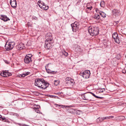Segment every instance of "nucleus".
<instances>
[{
    "instance_id": "1",
    "label": "nucleus",
    "mask_w": 126,
    "mask_h": 126,
    "mask_svg": "<svg viewBox=\"0 0 126 126\" xmlns=\"http://www.w3.org/2000/svg\"><path fill=\"white\" fill-rule=\"evenodd\" d=\"M35 85L41 89H45L49 86L43 79H37L35 80Z\"/></svg>"
},
{
    "instance_id": "2",
    "label": "nucleus",
    "mask_w": 126,
    "mask_h": 126,
    "mask_svg": "<svg viewBox=\"0 0 126 126\" xmlns=\"http://www.w3.org/2000/svg\"><path fill=\"white\" fill-rule=\"evenodd\" d=\"M53 42V38L50 35L46 40L45 41L44 47L47 49H50L52 47V44Z\"/></svg>"
},
{
    "instance_id": "3",
    "label": "nucleus",
    "mask_w": 126,
    "mask_h": 126,
    "mask_svg": "<svg viewBox=\"0 0 126 126\" xmlns=\"http://www.w3.org/2000/svg\"><path fill=\"white\" fill-rule=\"evenodd\" d=\"M88 32L91 35H95L98 34V29L97 27L92 28L90 27H89Z\"/></svg>"
},
{
    "instance_id": "4",
    "label": "nucleus",
    "mask_w": 126,
    "mask_h": 126,
    "mask_svg": "<svg viewBox=\"0 0 126 126\" xmlns=\"http://www.w3.org/2000/svg\"><path fill=\"white\" fill-rule=\"evenodd\" d=\"M89 93L91 94L94 97L96 95L94 94L91 92H90L89 93L85 94L82 95V98L84 100H88L89 101L93 100L92 99V96L89 94Z\"/></svg>"
},
{
    "instance_id": "5",
    "label": "nucleus",
    "mask_w": 126,
    "mask_h": 126,
    "mask_svg": "<svg viewBox=\"0 0 126 126\" xmlns=\"http://www.w3.org/2000/svg\"><path fill=\"white\" fill-rule=\"evenodd\" d=\"M15 44V43L14 42H7L6 43L5 47L6 49L9 50L12 49L13 48Z\"/></svg>"
},
{
    "instance_id": "6",
    "label": "nucleus",
    "mask_w": 126,
    "mask_h": 126,
    "mask_svg": "<svg viewBox=\"0 0 126 126\" xmlns=\"http://www.w3.org/2000/svg\"><path fill=\"white\" fill-rule=\"evenodd\" d=\"M65 82L67 86H72L74 83L73 79L69 77L66 78Z\"/></svg>"
},
{
    "instance_id": "7",
    "label": "nucleus",
    "mask_w": 126,
    "mask_h": 126,
    "mask_svg": "<svg viewBox=\"0 0 126 126\" xmlns=\"http://www.w3.org/2000/svg\"><path fill=\"white\" fill-rule=\"evenodd\" d=\"M83 77L85 79L88 78L90 77V71L89 70H86L81 73Z\"/></svg>"
},
{
    "instance_id": "8",
    "label": "nucleus",
    "mask_w": 126,
    "mask_h": 126,
    "mask_svg": "<svg viewBox=\"0 0 126 126\" xmlns=\"http://www.w3.org/2000/svg\"><path fill=\"white\" fill-rule=\"evenodd\" d=\"M71 25L73 31L74 32H75L78 30L79 27V24L77 22H75L71 24Z\"/></svg>"
},
{
    "instance_id": "9",
    "label": "nucleus",
    "mask_w": 126,
    "mask_h": 126,
    "mask_svg": "<svg viewBox=\"0 0 126 126\" xmlns=\"http://www.w3.org/2000/svg\"><path fill=\"white\" fill-rule=\"evenodd\" d=\"M52 66V64L50 63L47 65L46 66V70L48 73H52L54 71H52L50 70L49 68H50Z\"/></svg>"
},
{
    "instance_id": "10",
    "label": "nucleus",
    "mask_w": 126,
    "mask_h": 126,
    "mask_svg": "<svg viewBox=\"0 0 126 126\" xmlns=\"http://www.w3.org/2000/svg\"><path fill=\"white\" fill-rule=\"evenodd\" d=\"M10 4L12 7L13 8H16L17 5L16 0H10Z\"/></svg>"
},
{
    "instance_id": "11",
    "label": "nucleus",
    "mask_w": 126,
    "mask_h": 126,
    "mask_svg": "<svg viewBox=\"0 0 126 126\" xmlns=\"http://www.w3.org/2000/svg\"><path fill=\"white\" fill-rule=\"evenodd\" d=\"M0 19L5 21L10 20L9 18L6 16L1 15L0 17Z\"/></svg>"
},
{
    "instance_id": "12",
    "label": "nucleus",
    "mask_w": 126,
    "mask_h": 126,
    "mask_svg": "<svg viewBox=\"0 0 126 126\" xmlns=\"http://www.w3.org/2000/svg\"><path fill=\"white\" fill-rule=\"evenodd\" d=\"M24 47V45L22 43H20L19 44L16 46V48L17 49L20 50H21L23 49Z\"/></svg>"
},
{
    "instance_id": "13",
    "label": "nucleus",
    "mask_w": 126,
    "mask_h": 126,
    "mask_svg": "<svg viewBox=\"0 0 126 126\" xmlns=\"http://www.w3.org/2000/svg\"><path fill=\"white\" fill-rule=\"evenodd\" d=\"M24 61L26 63L28 64L31 61V58L27 57V56H26L24 59Z\"/></svg>"
},
{
    "instance_id": "14",
    "label": "nucleus",
    "mask_w": 126,
    "mask_h": 126,
    "mask_svg": "<svg viewBox=\"0 0 126 126\" xmlns=\"http://www.w3.org/2000/svg\"><path fill=\"white\" fill-rule=\"evenodd\" d=\"M112 12L113 15H116L119 14V11L116 9H114L113 10Z\"/></svg>"
},
{
    "instance_id": "15",
    "label": "nucleus",
    "mask_w": 126,
    "mask_h": 126,
    "mask_svg": "<svg viewBox=\"0 0 126 126\" xmlns=\"http://www.w3.org/2000/svg\"><path fill=\"white\" fill-rule=\"evenodd\" d=\"M44 3L41 0L39 1L37 3V4L41 8V7L44 5Z\"/></svg>"
},
{
    "instance_id": "16",
    "label": "nucleus",
    "mask_w": 126,
    "mask_h": 126,
    "mask_svg": "<svg viewBox=\"0 0 126 126\" xmlns=\"http://www.w3.org/2000/svg\"><path fill=\"white\" fill-rule=\"evenodd\" d=\"M44 3L41 0L39 1L37 3V4L41 8V7L44 5Z\"/></svg>"
},
{
    "instance_id": "17",
    "label": "nucleus",
    "mask_w": 126,
    "mask_h": 126,
    "mask_svg": "<svg viewBox=\"0 0 126 126\" xmlns=\"http://www.w3.org/2000/svg\"><path fill=\"white\" fill-rule=\"evenodd\" d=\"M41 9L44 10H47L48 9V6H46L45 5L44 3V5L41 7Z\"/></svg>"
},
{
    "instance_id": "18",
    "label": "nucleus",
    "mask_w": 126,
    "mask_h": 126,
    "mask_svg": "<svg viewBox=\"0 0 126 126\" xmlns=\"http://www.w3.org/2000/svg\"><path fill=\"white\" fill-rule=\"evenodd\" d=\"M99 13L102 17H106V14L104 12L101 11H100L99 12Z\"/></svg>"
},
{
    "instance_id": "19",
    "label": "nucleus",
    "mask_w": 126,
    "mask_h": 126,
    "mask_svg": "<svg viewBox=\"0 0 126 126\" xmlns=\"http://www.w3.org/2000/svg\"><path fill=\"white\" fill-rule=\"evenodd\" d=\"M7 72H3L2 73H1L0 74V75L4 77H7Z\"/></svg>"
},
{
    "instance_id": "20",
    "label": "nucleus",
    "mask_w": 126,
    "mask_h": 126,
    "mask_svg": "<svg viewBox=\"0 0 126 126\" xmlns=\"http://www.w3.org/2000/svg\"><path fill=\"white\" fill-rule=\"evenodd\" d=\"M112 37L114 39L118 37V34L116 32L114 33L112 35Z\"/></svg>"
},
{
    "instance_id": "21",
    "label": "nucleus",
    "mask_w": 126,
    "mask_h": 126,
    "mask_svg": "<svg viewBox=\"0 0 126 126\" xmlns=\"http://www.w3.org/2000/svg\"><path fill=\"white\" fill-rule=\"evenodd\" d=\"M114 116H110L109 117H103V120H104L105 119H112L114 118Z\"/></svg>"
},
{
    "instance_id": "22",
    "label": "nucleus",
    "mask_w": 126,
    "mask_h": 126,
    "mask_svg": "<svg viewBox=\"0 0 126 126\" xmlns=\"http://www.w3.org/2000/svg\"><path fill=\"white\" fill-rule=\"evenodd\" d=\"M55 105H56V107H60L61 106V108H66L67 107H68L67 106H63V105H58V104H55Z\"/></svg>"
},
{
    "instance_id": "23",
    "label": "nucleus",
    "mask_w": 126,
    "mask_h": 126,
    "mask_svg": "<svg viewBox=\"0 0 126 126\" xmlns=\"http://www.w3.org/2000/svg\"><path fill=\"white\" fill-rule=\"evenodd\" d=\"M115 42L118 44H119L120 42V41L119 40V38L117 37V38L114 39Z\"/></svg>"
},
{
    "instance_id": "24",
    "label": "nucleus",
    "mask_w": 126,
    "mask_h": 126,
    "mask_svg": "<svg viewBox=\"0 0 126 126\" xmlns=\"http://www.w3.org/2000/svg\"><path fill=\"white\" fill-rule=\"evenodd\" d=\"M100 4L101 7L104 8L105 6V3L104 1H102L101 2Z\"/></svg>"
},
{
    "instance_id": "25",
    "label": "nucleus",
    "mask_w": 126,
    "mask_h": 126,
    "mask_svg": "<svg viewBox=\"0 0 126 126\" xmlns=\"http://www.w3.org/2000/svg\"><path fill=\"white\" fill-rule=\"evenodd\" d=\"M59 83V80H55L54 81V84L55 85H57Z\"/></svg>"
},
{
    "instance_id": "26",
    "label": "nucleus",
    "mask_w": 126,
    "mask_h": 126,
    "mask_svg": "<svg viewBox=\"0 0 126 126\" xmlns=\"http://www.w3.org/2000/svg\"><path fill=\"white\" fill-rule=\"evenodd\" d=\"M92 6H90L89 7H87L86 9V12L88 13V12H87V11H88V10L89 11H90L92 9Z\"/></svg>"
},
{
    "instance_id": "27",
    "label": "nucleus",
    "mask_w": 126,
    "mask_h": 126,
    "mask_svg": "<svg viewBox=\"0 0 126 126\" xmlns=\"http://www.w3.org/2000/svg\"><path fill=\"white\" fill-rule=\"evenodd\" d=\"M63 54L66 56H67L68 55V53L66 52L65 51H63L62 52Z\"/></svg>"
},
{
    "instance_id": "28",
    "label": "nucleus",
    "mask_w": 126,
    "mask_h": 126,
    "mask_svg": "<svg viewBox=\"0 0 126 126\" xmlns=\"http://www.w3.org/2000/svg\"><path fill=\"white\" fill-rule=\"evenodd\" d=\"M48 96L52 98H56V97H57V98H58L57 97V96H55V95H48Z\"/></svg>"
},
{
    "instance_id": "29",
    "label": "nucleus",
    "mask_w": 126,
    "mask_h": 126,
    "mask_svg": "<svg viewBox=\"0 0 126 126\" xmlns=\"http://www.w3.org/2000/svg\"><path fill=\"white\" fill-rule=\"evenodd\" d=\"M99 16L98 15H96L94 16V18L96 19H98L99 18Z\"/></svg>"
},
{
    "instance_id": "30",
    "label": "nucleus",
    "mask_w": 126,
    "mask_h": 126,
    "mask_svg": "<svg viewBox=\"0 0 126 126\" xmlns=\"http://www.w3.org/2000/svg\"><path fill=\"white\" fill-rule=\"evenodd\" d=\"M105 91V89L104 88L100 89L99 90V93H102Z\"/></svg>"
},
{
    "instance_id": "31",
    "label": "nucleus",
    "mask_w": 126,
    "mask_h": 126,
    "mask_svg": "<svg viewBox=\"0 0 126 126\" xmlns=\"http://www.w3.org/2000/svg\"><path fill=\"white\" fill-rule=\"evenodd\" d=\"M40 107V106L38 105H34V108L35 109H38Z\"/></svg>"
},
{
    "instance_id": "32",
    "label": "nucleus",
    "mask_w": 126,
    "mask_h": 126,
    "mask_svg": "<svg viewBox=\"0 0 126 126\" xmlns=\"http://www.w3.org/2000/svg\"><path fill=\"white\" fill-rule=\"evenodd\" d=\"M26 56H27V57H29L30 58H31L32 57V54H29L26 55Z\"/></svg>"
},
{
    "instance_id": "33",
    "label": "nucleus",
    "mask_w": 126,
    "mask_h": 126,
    "mask_svg": "<svg viewBox=\"0 0 126 126\" xmlns=\"http://www.w3.org/2000/svg\"><path fill=\"white\" fill-rule=\"evenodd\" d=\"M11 114L14 116H16L17 117L18 116V114L16 113H12Z\"/></svg>"
},
{
    "instance_id": "34",
    "label": "nucleus",
    "mask_w": 126,
    "mask_h": 126,
    "mask_svg": "<svg viewBox=\"0 0 126 126\" xmlns=\"http://www.w3.org/2000/svg\"><path fill=\"white\" fill-rule=\"evenodd\" d=\"M35 111L37 113H39L40 111L38 109H34Z\"/></svg>"
},
{
    "instance_id": "35",
    "label": "nucleus",
    "mask_w": 126,
    "mask_h": 126,
    "mask_svg": "<svg viewBox=\"0 0 126 126\" xmlns=\"http://www.w3.org/2000/svg\"><path fill=\"white\" fill-rule=\"evenodd\" d=\"M28 75L27 73L26 74H22V77H24Z\"/></svg>"
},
{
    "instance_id": "36",
    "label": "nucleus",
    "mask_w": 126,
    "mask_h": 126,
    "mask_svg": "<svg viewBox=\"0 0 126 126\" xmlns=\"http://www.w3.org/2000/svg\"><path fill=\"white\" fill-rule=\"evenodd\" d=\"M12 75V74L11 73H7V76H9Z\"/></svg>"
},
{
    "instance_id": "37",
    "label": "nucleus",
    "mask_w": 126,
    "mask_h": 126,
    "mask_svg": "<svg viewBox=\"0 0 126 126\" xmlns=\"http://www.w3.org/2000/svg\"><path fill=\"white\" fill-rule=\"evenodd\" d=\"M96 11L97 13H99V10L98 9V8H96Z\"/></svg>"
},
{
    "instance_id": "38",
    "label": "nucleus",
    "mask_w": 126,
    "mask_h": 126,
    "mask_svg": "<svg viewBox=\"0 0 126 126\" xmlns=\"http://www.w3.org/2000/svg\"><path fill=\"white\" fill-rule=\"evenodd\" d=\"M5 62L6 63L8 64L9 63V62L8 61L6 60H4Z\"/></svg>"
},
{
    "instance_id": "39",
    "label": "nucleus",
    "mask_w": 126,
    "mask_h": 126,
    "mask_svg": "<svg viewBox=\"0 0 126 126\" xmlns=\"http://www.w3.org/2000/svg\"><path fill=\"white\" fill-rule=\"evenodd\" d=\"M120 118H122L123 119L125 118L124 116H120Z\"/></svg>"
},
{
    "instance_id": "40",
    "label": "nucleus",
    "mask_w": 126,
    "mask_h": 126,
    "mask_svg": "<svg viewBox=\"0 0 126 126\" xmlns=\"http://www.w3.org/2000/svg\"><path fill=\"white\" fill-rule=\"evenodd\" d=\"M33 19H36L37 18V17H33Z\"/></svg>"
},
{
    "instance_id": "41",
    "label": "nucleus",
    "mask_w": 126,
    "mask_h": 126,
    "mask_svg": "<svg viewBox=\"0 0 126 126\" xmlns=\"http://www.w3.org/2000/svg\"><path fill=\"white\" fill-rule=\"evenodd\" d=\"M18 76L19 77H22V74L19 75Z\"/></svg>"
},
{
    "instance_id": "42",
    "label": "nucleus",
    "mask_w": 126,
    "mask_h": 126,
    "mask_svg": "<svg viewBox=\"0 0 126 126\" xmlns=\"http://www.w3.org/2000/svg\"><path fill=\"white\" fill-rule=\"evenodd\" d=\"M95 97H96V98H99V97L98 96H95Z\"/></svg>"
},
{
    "instance_id": "43",
    "label": "nucleus",
    "mask_w": 126,
    "mask_h": 126,
    "mask_svg": "<svg viewBox=\"0 0 126 126\" xmlns=\"http://www.w3.org/2000/svg\"><path fill=\"white\" fill-rule=\"evenodd\" d=\"M102 98H103V97H99V98L102 99Z\"/></svg>"
},
{
    "instance_id": "44",
    "label": "nucleus",
    "mask_w": 126,
    "mask_h": 126,
    "mask_svg": "<svg viewBox=\"0 0 126 126\" xmlns=\"http://www.w3.org/2000/svg\"><path fill=\"white\" fill-rule=\"evenodd\" d=\"M50 34V33H48L47 34V35H49V34Z\"/></svg>"
},
{
    "instance_id": "45",
    "label": "nucleus",
    "mask_w": 126,
    "mask_h": 126,
    "mask_svg": "<svg viewBox=\"0 0 126 126\" xmlns=\"http://www.w3.org/2000/svg\"><path fill=\"white\" fill-rule=\"evenodd\" d=\"M2 116L0 115V118H1L2 117Z\"/></svg>"
},
{
    "instance_id": "46",
    "label": "nucleus",
    "mask_w": 126,
    "mask_h": 126,
    "mask_svg": "<svg viewBox=\"0 0 126 126\" xmlns=\"http://www.w3.org/2000/svg\"><path fill=\"white\" fill-rule=\"evenodd\" d=\"M70 110H73V109H70Z\"/></svg>"
},
{
    "instance_id": "47",
    "label": "nucleus",
    "mask_w": 126,
    "mask_h": 126,
    "mask_svg": "<svg viewBox=\"0 0 126 126\" xmlns=\"http://www.w3.org/2000/svg\"><path fill=\"white\" fill-rule=\"evenodd\" d=\"M29 23V22H28V23Z\"/></svg>"
},
{
    "instance_id": "48",
    "label": "nucleus",
    "mask_w": 126,
    "mask_h": 126,
    "mask_svg": "<svg viewBox=\"0 0 126 126\" xmlns=\"http://www.w3.org/2000/svg\"><path fill=\"white\" fill-rule=\"evenodd\" d=\"M99 118H98V119H99Z\"/></svg>"
}]
</instances>
